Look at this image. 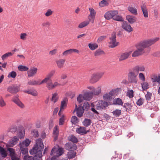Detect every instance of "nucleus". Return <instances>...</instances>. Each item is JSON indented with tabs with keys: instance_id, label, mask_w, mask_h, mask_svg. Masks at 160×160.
I'll use <instances>...</instances> for the list:
<instances>
[{
	"instance_id": "473e14b6",
	"label": "nucleus",
	"mask_w": 160,
	"mask_h": 160,
	"mask_svg": "<svg viewBox=\"0 0 160 160\" xmlns=\"http://www.w3.org/2000/svg\"><path fill=\"white\" fill-rule=\"evenodd\" d=\"M89 23V21H86L80 23L78 25V27L79 28H82L88 25Z\"/></svg>"
},
{
	"instance_id": "9d476101",
	"label": "nucleus",
	"mask_w": 160,
	"mask_h": 160,
	"mask_svg": "<svg viewBox=\"0 0 160 160\" xmlns=\"http://www.w3.org/2000/svg\"><path fill=\"white\" fill-rule=\"evenodd\" d=\"M55 72V70H52L47 76L46 77L40 82V84H42L44 82H47L48 80H52L51 78L54 74Z\"/></svg>"
},
{
	"instance_id": "79ce46f5",
	"label": "nucleus",
	"mask_w": 160,
	"mask_h": 160,
	"mask_svg": "<svg viewBox=\"0 0 160 160\" xmlns=\"http://www.w3.org/2000/svg\"><path fill=\"white\" fill-rule=\"evenodd\" d=\"M12 55V53L11 52H8L2 55L1 57V58L2 59L4 60L7 58L8 57L11 56Z\"/></svg>"
},
{
	"instance_id": "bf43d9fd",
	"label": "nucleus",
	"mask_w": 160,
	"mask_h": 160,
	"mask_svg": "<svg viewBox=\"0 0 160 160\" xmlns=\"http://www.w3.org/2000/svg\"><path fill=\"white\" fill-rule=\"evenodd\" d=\"M17 75L16 73L14 71H12L8 74V77H10L12 78H15Z\"/></svg>"
},
{
	"instance_id": "e433bc0d",
	"label": "nucleus",
	"mask_w": 160,
	"mask_h": 160,
	"mask_svg": "<svg viewBox=\"0 0 160 160\" xmlns=\"http://www.w3.org/2000/svg\"><path fill=\"white\" fill-rule=\"evenodd\" d=\"M105 54L104 52L101 49H98L95 52L94 55L95 56H100Z\"/></svg>"
},
{
	"instance_id": "774afa93",
	"label": "nucleus",
	"mask_w": 160,
	"mask_h": 160,
	"mask_svg": "<svg viewBox=\"0 0 160 160\" xmlns=\"http://www.w3.org/2000/svg\"><path fill=\"white\" fill-rule=\"evenodd\" d=\"M32 133H33V136L35 137H38L39 136L38 132V131L36 130H33Z\"/></svg>"
},
{
	"instance_id": "4468645a",
	"label": "nucleus",
	"mask_w": 160,
	"mask_h": 160,
	"mask_svg": "<svg viewBox=\"0 0 160 160\" xmlns=\"http://www.w3.org/2000/svg\"><path fill=\"white\" fill-rule=\"evenodd\" d=\"M37 68H33L30 69L28 71V77H32L34 76L37 72Z\"/></svg>"
},
{
	"instance_id": "ddd939ff",
	"label": "nucleus",
	"mask_w": 160,
	"mask_h": 160,
	"mask_svg": "<svg viewBox=\"0 0 160 160\" xmlns=\"http://www.w3.org/2000/svg\"><path fill=\"white\" fill-rule=\"evenodd\" d=\"M75 111H77V115L79 117H81L83 115V110L81 108V107H78L76 104H75V108L74 112Z\"/></svg>"
},
{
	"instance_id": "7c9ffc66",
	"label": "nucleus",
	"mask_w": 160,
	"mask_h": 160,
	"mask_svg": "<svg viewBox=\"0 0 160 160\" xmlns=\"http://www.w3.org/2000/svg\"><path fill=\"white\" fill-rule=\"evenodd\" d=\"M47 84L46 87L48 89L50 90L53 89L52 86L53 85L52 82V80H48L47 82H44Z\"/></svg>"
},
{
	"instance_id": "c9c22d12",
	"label": "nucleus",
	"mask_w": 160,
	"mask_h": 160,
	"mask_svg": "<svg viewBox=\"0 0 160 160\" xmlns=\"http://www.w3.org/2000/svg\"><path fill=\"white\" fill-rule=\"evenodd\" d=\"M89 10L90 12V13L88 17L91 18H95L96 12L94 9L92 8H89Z\"/></svg>"
},
{
	"instance_id": "cd10ccee",
	"label": "nucleus",
	"mask_w": 160,
	"mask_h": 160,
	"mask_svg": "<svg viewBox=\"0 0 160 160\" xmlns=\"http://www.w3.org/2000/svg\"><path fill=\"white\" fill-rule=\"evenodd\" d=\"M91 120L85 118L82 122V124L84 126L88 127L91 124Z\"/></svg>"
},
{
	"instance_id": "4d7b16f0",
	"label": "nucleus",
	"mask_w": 160,
	"mask_h": 160,
	"mask_svg": "<svg viewBox=\"0 0 160 160\" xmlns=\"http://www.w3.org/2000/svg\"><path fill=\"white\" fill-rule=\"evenodd\" d=\"M152 95V93L148 92L145 95V98L147 101H149L151 99V97Z\"/></svg>"
},
{
	"instance_id": "f8f14e48",
	"label": "nucleus",
	"mask_w": 160,
	"mask_h": 160,
	"mask_svg": "<svg viewBox=\"0 0 160 160\" xmlns=\"http://www.w3.org/2000/svg\"><path fill=\"white\" fill-rule=\"evenodd\" d=\"M141 10L143 12L144 17L147 18L148 17V8L146 5L144 3L141 5L140 6Z\"/></svg>"
},
{
	"instance_id": "f03ea898",
	"label": "nucleus",
	"mask_w": 160,
	"mask_h": 160,
	"mask_svg": "<svg viewBox=\"0 0 160 160\" xmlns=\"http://www.w3.org/2000/svg\"><path fill=\"white\" fill-rule=\"evenodd\" d=\"M44 148V145L41 139H39L37 141V143L33 148L29 151L32 155L34 154V157H29V158H32L33 160H39L42 157V151Z\"/></svg>"
},
{
	"instance_id": "6ab92c4d",
	"label": "nucleus",
	"mask_w": 160,
	"mask_h": 160,
	"mask_svg": "<svg viewBox=\"0 0 160 160\" xmlns=\"http://www.w3.org/2000/svg\"><path fill=\"white\" fill-rule=\"evenodd\" d=\"M65 61V59H60L57 60L56 61V62L57 64L58 67L61 68L63 67Z\"/></svg>"
},
{
	"instance_id": "13d9d810",
	"label": "nucleus",
	"mask_w": 160,
	"mask_h": 160,
	"mask_svg": "<svg viewBox=\"0 0 160 160\" xmlns=\"http://www.w3.org/2000/svg\"><path fill=\"white\" fill-rule=\"evenodd\" d=\"M64 115H62L60 118L59 120V125H62L64 122Z\"/></svg>"
},
{
	"instance_id": "aec40b11",
	"label": "nucleus",
	"mask_w": 160,
	"mask_h": 160,
	"mask_svg": "<svg viewBox=\"0 0 160 160\" xmlns=\"http://www.w3.org/2000/svg\"><path fill=\"white\" fill-rule=\"evenodd\" d=\"M18 138L17 136H14L13 138L11 139L9 142V144L10 146L12 147L17 143L18 141Z\"/></svg>"
},
{
	"instance_id": "a878e982",
	"label": "nucleus",
	"mask_w": 160,
	"mask_h": 160,
	"mask_svg": "<svg viewBox=\"0 0 160 160\" xmlns=\"http://www.w3.org/2000/svg\"><path fill=\"white\" fill-rule=\"evenodd\" d=\"M112 113L114 117H118L121 115L122 111L121 110L116 109L114 110Z\"/></svg>"
},
{
	"instance_id": "4c0bfd02",
	"label": "nucleus",
	"mask_w": 160,
	"mask_h": 160,
	"mask_svg": "<svg viewBox=\"0 0 160 160\" xmlns=\"http://www.w3.org/2000/svg\"><path fill=\"white\" fill-rule=\"evenodd\" d=\"M110 11H109L106 12L104 15V17L107 20H109L113 17Z\"/></svg>"
},
{
	"instance_id": "3c124183",
	"label": "nucleus",
	"mask_w": 160,
	"mask_h": 160,
	"mask_svg": "<svg viewBox=\"0 0 160 160\" xmlns=\"http://www.w3.org/2000/svg\"><path fill=\"white\" fill-rule=\"evenodd\" d=\"M127 96L130 98H132L134 96L133 91L132 90H128L127 92Z\"/></svg>"
},
{
	"instance_id": "0eeeda50",
	"label": "nucleus",
	"mask_w": 160,
	"mask_h": 160,
	"mask_svg": "<svg viewBox=\"0 0 160 160\" xmlns=\"http://www.w3.org/2000/svg\"><path fill=\"white\" fill-rule=\"evenodd\" d=\"M96 109L98 110L105 109L106 107H107L108 104V102L104 101L99 100L96 103Z\"/></svg>"
},
{
	"instance_id": "4be33fe9",
	"label": "nucleus",
	"mask_w": 160,
	"mask_h": 160,
	"mask_svg": "<svg viewBox=\"0 0 160 160\" xmlns=\"http://www.w3.org/2000/svg\"><path fill=\"white\" fill-rule=\"evenodd\" d=\"M25 92L34 96H37L38 95L37 92L34 89H30L26 90L25 91Z\"/></svg>"
},
{
	"instance_id": "49530a36",
	"label": "nucleus",
	"mask_w": 160,
	"mask_h": 160,
	"mask_svg": "<svg viewBox=\"0 0 160 160\" xmlns=\"http://www.w3.org/2000/svg\"><path fill=\"white\" fill-rule=\"evenodd\" d=\"M58 94L57 93H55L52 95V101L55 103L58 99V97L57 96Z\"/></svg>"
},
{
	"instance_id": "a18cd8bd",
	"label": "nucleus",
	"mask_w": 160,
	"mask_h": 160,
	"mask_svg": "<svg viewBox=\"0 0 160 160\" xmlns=\"http://www.w3.org/2000/svg\"><path fill=\"white\" fill-rule=\"evenodd\" d=\"M71 122L72 123L75 124L78 122V120L76 116H73L71 118Z\"/></svg>"
},
{
	"instance_id": "9b49d317",
	"label": "nucleus",
	"mask_w": 160,
	"mask_h": 160,
	"mask_svg": "<svg viewBox=\"0 0 160 160\" xmlns=\"http://www.w3.org/2000/svg\"><path fill=\"white\" fill-rule=\"evenodd\" d=\"M131 53V52H125L122 53L120 56L119 61H122L128 58Z\"/></svg>"
},
{
	"instance_id": "de8ad7c7",
	"label": "nucleus",
	"mask_w": 160,
	"mask_h": 160,
	"mask_svg": "<svg viewBox=\"0 0 160 160\" xmlns=\"http://www.w3.org/2000/svg\"><path fill=\"white\" fill-rule=\"evenodd\" d=\"M91 92H92L93 93V94L98 95L100 94V93H101V88H98L97 89L93 90Z\"/></svg>"
},
{
	"instance_id": "72a5a7b5",
	"label": "nucleus",
	"mask_w": 160,
	"mask_h": 160,
	"mask_svg": "<svg viewBox=\"0 0 160 160\" xmlns=\"http://www.w3.org/2000/svg\"><path fill=\"white\" fill-rule=\"evenodd\" d=\"M28 84L30 85H40V83L39 82L36 81L35 80H30L28 82Z\"/></svg>"
},
{
	"instance_id": "09e8293b",
	"label": "nucleus",
	"mask_w": 160,
	"mask_h": 160,
	"mask_svg": "<svg viewBox=\"0 0 160 160\" xmlns=\"http://www.w3.org/2000/svg\"><path fill=\"white\" fill-rule=\"evenodd\" d=\"M69 140L75 143H77L78 141L77 138L73 135H72L70 137Z\"/></svg>"
},
{
	"instance_id": "f257e3e1",
	"label": "nucleus",
	"mask_w": 160,
	"mask_h": 160,
	"mask_svg": "<svg viewBox=\"0 0 160 160\" xmlns=\"http://www.w3.org/2000/svg\"><path fill=\"white\" fill-rule=\"evenodd\" d=\"M159 39V38H156L141 42L136 45L137 49L133 53L132 56L135 57L142 55L145 52L144 49L145 48L150 47Z\"/></svg>"
},
{
	"instance_id": "37998d69",
	"label": "nucleus",
	"mask_w": 160,
	"mask_h": 160,
	"mask_svg": "<svg viewBox=\"0 0 160 160\" xmlns=\"http://www.w3.org/2000/svg\"><path fill=\"white\" fill-rule=\"evenodd\" d=\"M104 99L106 100L111 101L112 99V97L109 94H105L103 96Z\"/></svg>"
},
{
	"instance_id": "58836bf2",
	"label": "nucleus",
	"mask_w": 160,
	"mask_h": 160,
	"mask_svg": "<svg viewBox=\"0 0 160 160\" xmlns=\"http://www.w3.org/2000/svg\"><path fill=\"white\" fill-rule=\"evenodd\" d=\"M98 45L97 44H91L89 43L88 47L90 49L92 50H93L98 48Z\"/></svg>"
},
{
	"instance_id": "2eb2a0df",
	"label": "nucleus",
	"mask_w": 160,
	"mask_h": 160,
	"mask_svg": "<svg viewBox=\"0 0 160 160\" xmlns=\"http://www.w3.org/2000/svg\"><path fill=\"white\" fill-rule=\"evenodd\" d=\"M76 131L78 133L83 135L87 133V132H89V131H86L85 127H81L79 128H77Z\"/></svg>"
},
{
	"instance_id": "393cba45",
	"label": "nucleus",
	"mask_w": 160,
	"mask_h": 160,
	"mask_svg": "<svg viewBox=\"0 0 160 160\" xmlns=\"http://www.w3.org/2000/svg\"><path fill=\"white\" fill-rule=\"evenodd\" d=\"M68 100L67 98H64L63 100L61 101V105L60 106V111L64 109L65 108V107H66V102Z\"/></svg>"
},
{
	"instance_id": "f704fd0d",
	"label": "nucleus",
	"mask_w": 160,
	"mask_h": 160,
	"mask_svg": "<svg viewBox=\"0 0 160 160\" xmlns=\"http://www.w3.org/2000/svg\"><path fill=\"white\" fill-rule=\"evenodd\" d=\"M72 151L71 152L68 153V158L69 159L73 158L76 156V152H74L73 151Z\"/></svg>"
},
{
	"instance_id": "6e6552de",
	"label": "nucleus",
	"mask_w": 160,
	"mask_h": 160,
	"mask_svg": "<svg viewBox=\"0 0 160 160\" xmlns=\"http://www.w3.org/2000/svg\"><path fill=\"white\" fill-rule=\"evenodd\" d=\"M122 27L123 29L128 32H130L133 31V29L127 21L123 22L122 23Z\"/></svg>"
},
{
	"instance_id": "864d4df0",
	"label": "nucleus",
	"mask_w": 160,
	"mask_h": 160,
	"mask_svg": "<svg viewBox=\"0 0 160 160\" xmlns=\"http://www.w3.org/2000/svg\"><path fill=\"white\" fill-rule=\"evenodd\" d=\"M53 12L51 9H48L47 10L46 12L45 13V15L46 17H49L51 15Z\"/></svg>"
},
{
	"instance_id": "f3484780",
	"label": "nucleus",
	"mask_w": 160,
	"mask_h": 160,
	"mask_svg": "<svg viewBox=\"0 0 160 160\" xmlns=\"http://www.w3.org/2000/svg\"><path fill=\"white\" fill-rule=\"evenodd\" d=\"M93 93L92 92H88L85 93L83 97L84 100H90L92 98Z\"/></svg>"
},
{
	"instance_id": "bb28decb",
	"label": "nucleus",
	"mask_w": 160,
	"mask_h": 160,
	"mask_svg": "<svg viewBox=\"0 0 160 160\" xmlns=\"http://www.w3.org/2000/svg\"><path fill=\"white\" fill-rule=\"evenodd\" d=\"M128 10L132 13L134 15H137L138 14L137 9L134 7L129 6L128 7Z\"/></svg>"
},
{
	"instance_id": "5fc2aeb1",
	"label": "nucleus",
	"mask_w": 160,
	"mask_h": 160,
	"mask_svg": "<svg viewBox=\"0 0 160 160\" xmlns=\"http://www.w3.org/2000/svg\"><path fill=\"white\" fill-rule=\"evenodd\" d=\"M19 101L20 100L18 98V95L14 96L12 98V101L15 103Z\"/></svg>"
},
{
	"instance_id": "338daca9",
	"label": "nucleus",
	"mask_w": 160,
	"mask_h": 160,
	"mask_svg": "<svg viewBox=\"0 0 160 160\" xmlns=\"http://www.w3.org/2000/svg\"><path fill=\"white\" fill-rule=\"evenodd\" d=\"M58 132L59 131L58 129V126H56L54 128L53 130V135H58Z\"/></svg>"
},
{
	"instance_id": "a19ab883",
	"label": "nucleus",
	"mask_w": 160,
	"mask_h": 160,
	"mask_svg": "<svg viewBox=\"0 0 160 160\" xmlns=\"http://www.w3.org/2000/svg\"><path fill=\"white\" fill-rule=\"evenodd\" d=\"M8 150L10 153V156L11 157L16 155L15 151L14 149L12 148H8Z\"/></svg>"
},
{
	"instance_id": "8fccbe9b",
	"label": "nucleus",
	"mask_w": 160,
	"mask_h": 160,
	"mask_svg": "<svg viewBox=\"0 0 160 160\" xmlns=\"http://www.w3.org/2000/svg\"><path fill=\"white\" fill-rule=\"evenodd\" d=\"M142 87L143 90H147L149 88L148 83L147 82H144L142 84Z\"/></svg>"
},
{
	"instance_id": "603ef678",
	"label": "nucleus",
	"mask_w": 160,
	"mask_h": 160,
	"mask_svg": "<svg viewBox=\"0 0 160 160\" xmlns=\"http://www.w3.org/2000/svg\"><path fill=\"white\" fill-rule=\"evenodd\" d=\"M107 0H102L99 3V5L101 7H103L107 5L108 4Z\"/></svg>"
},
{
	"instance_id": "412c9836",
	"label": "nucleus",
	"mask_w": 160,
	"mask_h": 160,
	"mask_svg": "<svg viewBox=\"0 0 160 160\" xmlns=\"http://www.w3.org/2000/svg\"><path fill=\"white\" fill-rule=\"evenodd\" d=\"M145 68L144 66L138 65L135 67L134 70L135 71L138 72L139 71H144L145 70Z\"/></svg>"
},
{
	"instance_id": "39448f33",
	"label": "nucleus",
	"mask_w": 160,
	"mask_h": 160,
	"mask_svg": "<svg viewBox=\"0 0 160 160\" xmlns=\"http://www.w3.org/2000/svg\"><path fill=\"white\" fill-rule=\"evenodd\" d=\"M103 72H97L93 74L90 80V83H93L97 82L103 75Z\"/></svg>"
},
{
	"instance_id": "ea45409f",
	"label": "nucleus",
	"mask_w": 160,
	"mask_h": 160,
	"mask_svg": "<svg viewBox=\"0 0 160 160\" xmlns=\"http://www.w3.org/2000/svg\"><path fill=\"white\" fill-rule=\"evenodd\" d=\"M113 19L115 21L123 22L124 19L121 16L116 15L115 17H114Z\"/></svg>"
},
{
	"instance_id": "69168bd1",
	"label": "nucleus",
	"mask_w": 160,
	"mask_h": 160,
	"mask_svg": "<svg viewBox=\"0 0 160 160\" xmlns=\"http://www.w3.org/2000/svg\"><path fill=\"white\" fill-rule=\"evenodd\" d=\"M106 38V36H102L100 37L97 40V42H100L101 41L104 40Z\"/></svg>"
},
{
	"instance_id": "c756f323",
	"label": "nucleus",
	"mask_w": 160,
	"mask_h": 160,
	"mask_svg": "<svg viewBox=\"0 0 160 160\" xmlns=\"http://www.w3.org/2000/svg\"><path fill=\"white\" fill-rule=\"evenodd\" d=\"M89 104L88 102H85L84 103L82 106L81 105H79V107H81V108L83 111L84 110L87 111L89 107Z\"/></svg>"
},
{
	"instance_id": "0e129e2a",
	"label": "nucleus",
	"mask_w": 160,
	"mask_h": 160,
	"mask_svg": "<svg viewBox=\"0 0 160 160\" xmlns=\"http://www.w3.org/2000/svg\"><path fill=\"white\" fill-rule=\"evenodd\" d=\"M83 97L82 94H79V95L78 96L77 98V100L79 102V103H80L82 102L83 100Z\"/></svg>"
},
{
	"instance_id": "1a4fd4ad",
	"label": "nucleus",
	"mask_w": 160,
	"mask_h": 160,
	"mask_svg": "<svg viewBox=\"0 0 160 160\" xmlns=\"http://www.w3.org/2000/svg\"><path fill=\"white\" fill-rule=\"evenodd\" d=\"M77 145L73 143L68 142L65 145V148L68 150L74 151L77 149Z\"/></svg>"
},
{
	"instance_id": "c03bdc74",
	"label": "nucleus",
	"mask_w": 160,
	"mask_h": 160,
	"mask_svg": "<svg viewBox=\"0 0 160 160\" xmlns=\"http://www.w3.org/2000/svg\"><path fill=\"white\" fill-rule=\"evenodd\" d=\"M18 69L19 71H27L28 70V67L23 66V65H19L18 66Z\"/></svg>"
},
{
	"instance_id": "a211bd4d",
	"label": "nucleus",
	"mask_w": 160,
	"mask_h": 160,
	"mask_svg": "<svg viewBox=\"0 0 160 160\" xmlns=\"http://www.w3.org/2000/svg\"><path fill=\"white\" fill-rule=\"evenodd\" d=\"M0 153L1 154L0 155V160L3 159L7 156V153L5 149L1 146H0Z\"/></svg>"
},
{
	"instance_id": "2f4dec72",
	"label": "nucleus",
	"mask_w": 160,
	"mask_h": 160,
	"mask_svg": "<svg viewBox=\"0 0 160 160\" xmlns=\"http://www.w3.org/2000/svg\"><path fill=\"white\" fill-rule=\"evenodd\" d=\"M31 141H29L28 139H26L25 141H23L22 142H20L19 144H21L22 146H25V147H28L30 144Z\"/></svg>"
},
{
	"instance_id": "6e6d98bb",
	"label": "nucleus",
	"mask_w": 160,
	"mask_h": 160,
	"mask_svg": "<svg viewBox=\"0 0 160 160\" xmlns=\"http://www.w3.org/2000/svg\"><path fill=\"white\" fill-rule=\"evenodd\" d=\"M143 99L140 98L139 99L138 101L136 102L137 104L139 106H140L142 105L143 103Z\"/></svg>"
},
{
	"instance_id": "052dcab7",
	"label": "nucleus",
	"mask_w": 160,
	"mask_h": 160,
	"mask_svg": "<svg viewBox=\"0 0 160 160\" xmlns=\"http://www.w3.org/2000/svg\"><path fill=\"white\" fill-rule=\"evenodd\" d=\"M51 25V23L49 21H45L42 24V26L43 27H48Z\"/></svg>"
},
{
	"instance_id": "dca6fc26",
	"label": "nucleus",
	"mask_w": 160,
	"mask_h": 160,
	"mask_svg": "<svg viewBox=\"0 0 160 160\" xmlns=\"http://www.w3.org/2000/svg\"><path fill=\"white\" fill-rule=\"evenodd\" d=\"M126 19L131 24L135 23L136 21V18L133 16L127 15Z\"/></svg>"
},
{
	"instance_id": "423d86ee",
	"label": "nucleus",
	"mask_w": 160,
	"mask_h": 160,
	"mask_svg": "<svg viewBox=\"0 0 160 160\" xmlns=\"http://www.w3.org/2000/svg\"><path fill=\"white\" fill-rule=\"evenodd\" d=\"M20 90V86H18L16 85H12L11 86H10L7 88V91L10 93L12 94H16Z\"/></svg>"
},
{
	"instance_id": "20e7f679",
	"label": "nucleus",
	"mask_w": 160,
	"mask_h": 160,
	"mask_svg": "<svg viewBox=\"0 0 160 160\" xmlns=\"http://www.w3.org/2000/svg\"><path fill=\"white\" fill-rule=\"evenodd\" d=\"M137 75L132 71H130L128 74V80L129 82L137 83L138 79L137 78Z\"/></svg>"
},
{
	"instance_id": "b1692460",
	"label": "nucleus",
	"mask_w": 160,
	"mask_h": 160,
	"mask_svg": "<svg viewBox=\"0 0 160 160\" xmlns=\"http://www.w3.org/2000/svg\"><path fill=\"white\" fill-rule=\"evenodd\" d=\"M123 106L124 108H125L126 111L127 112H129L131 111L132 106L130 103L128 102L124 103Z\"/></svg>"
},
{
	"instance_id": "e2e57ef3",
	"label": "nucleus",
	"mask_w": 160,
	"mask_h": 160,
	"mask_svg": "<svg viewBox=\"0 0 160 160\" xmlns=\"http://www.w3.org/2000/svg\"><path fill=\"white\" fill-rule=\"evenodd\" d=\"M72 53L71 49H69L65 51L62 54V55L63 56H67L69 54Z\"/></svg>"
},
{
	"instance_id": "c85d7f7f",
	"label": "nucleus",
	"mask_w": 160,
	"mask_h": 160,
	"mask_svg": "<svg viewBox=\"0 0 160 160\" xmlns=\"http://www.w3.org/2000/svg\"><path fill=\"white\" fill-rule=\"evenodd\" d=\"M20 148L21 152L23 155H25L28 153V149L24 146H22L20 144Z\"/></svg>"
},
{
	"instance_id": "680f3d73",
	"label": "nucleus",
	"mask_w": 160,
	"mask_h": 160,
	"mask_svg": "<svg viewBox=\"0 0 160 160\" xmlns=\"http://www.w3.org/2000/svg\"><path fill=\"white\" fill-rule=\"evenodd\" d=\"M6 105V103L4 102L2 97L0 98V106L3 107Z\"/></svg>"
},
{
	"instance_id": "5701e85b",
	"label": "nucleus",
	"mask_w": 160,
	"mask_h": 160,
	"mask_svg": "<svg viewBox=\"0 0 160 160\" xmlns=\"http://www.w3.org/2000/svg\"><path fill=\"white\" fill-rule=\"evenodd\" d=\"M123 103L122 99L119 98L115 99L113 102V104L114 105L118 104L122 106Z\"/></svg>"
},
{
	"instance_id": "7ed1b4c3",
	"label": "nucleus",
	"mask_w": 160,
	"mask_h": 160,
	"mask_svg": "<svg viewBox=\"0 0 160 160\" xmlns=\"http://www.w3.org/2000/svg\"><path fill=\"white\" fill-rule=\"evenodd\" d=\"M109 39L110 40V41L109 42V48H114L118 45V42H117L115 32H113Z\"/></svg>"
}]
</instances>
